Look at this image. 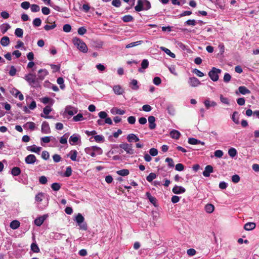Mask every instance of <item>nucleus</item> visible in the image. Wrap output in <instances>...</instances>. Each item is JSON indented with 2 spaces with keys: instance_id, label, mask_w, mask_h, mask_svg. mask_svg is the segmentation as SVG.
<instances>
[{
  "instance_id": "1",
  "label": "nucleus",
  "mask_w": 259,
  "mask_h": 259,
  "mask_svg": "<svg viewBox=\"0 0 259 259\" xmlns=\"http://www.w3.org/2000/svg\"><path fill=\"white\" fill-rule=\"evenodd\" d=\"M151 8L150 3L147 0H138L137 5L135 7L137 12L148 10Z\"/></svg>"
},
{
  "instance_id": "2",
  "label": "nucleus",
  "mask_w": 259,
  "mask_h": 259,
  "mask_svg": "<svg viewBox=\"0 0 259 259\" xmlns=\"http://www.w3.org/2000/svg\"><path fill=\"white\" fill-rule=\"evenodd\" d=\"M72 42L73 45L77 47V48L82 53H87L88 51V48L86 44L80 39L75 37L72 39Z\"/></svg>"
},
{
  "instance_id": "3",
  "label": "nucleus",
  "mask_w": 259,
  "mask_h": 259,
  "mask_svg": "<svg viewBox=\"0 0 259 259\" xmlns=\"http://www.w3.org/2000/svg\"><path fill=\"white\" fill-rule=\"evenodd\" d=\"M87 154L90 155L92 157H95L97 155H101L103 153L102 149L98 146H92L85 149Z\"/></svg>"
},
{
  "instance_id": "4",
  "label": "nucleus",
  "mask_w": 259,
  "mask_h": 259,
  "mask_svg": "<svg viewBox=\"0 0 259 259\" xmlns=\"http://www.w3.org/2000/svg\"><path fill=\"white\" fill-rule=\"evenodd\" d=\"M75 221L79 227V229L82 230H87L88 229L87 224L84 222V218L81 213H78L75 219Z\"/></svg>"
},
{
  "instance_id": "5",
  "label": "nucleus",
  "mask_w": 259,
  "mask_h": 259,
  "mask_svg": "<svg viewBox=\"0 0 259 259\" xmlns=\"http://www.w3.org/2000/svg\"><path fill=\"white\" fill-rule=\"evenodd\" d=\"M222 70L215 67H212L211 70L208 72V75L210 79L213 81H217L219 78V74Z\"/></svg>"
},
{
  "instance_id": "6",
  "label": "nucleus",
  "mask_w": 259,
  "mask_h": 259,
  "mask_svg": "<svg viewBox=\"0 0 259 259\" xmlns=\"http://www.w3.org/2000/svg\"><path fill=\"white\" fill-rule=\"evenodd\" d=\"M118 147L124 150L128 154L132 155L134 153V151L132 148V145L127 143H122L119 145Z\"/></svg>"
},
{
  "instance_id": "7",
  "label": "nucleus",
  "mask_w": 259,
  "mask_h": 259,
  "mask_svg": "<svg viewBox=\"0 0 259 259\" xmlns=\"http://www.w3.org/2000/svg\"><path fill=\"white\" fill-rule=\"evenodd\" d=\"M188 82L189 85L192 87H197L201 84L199 79L195 77H190Z\"/></svg>"
},
{
  "instance_id": "8",
  "label": "nucleus",
  "mask_w": 259,
  "mask_h": 259,
  "mask_svg": "<svg viewBox=\"0 0 259 259\" xmlns=\"http://www.w3.org/2000/svg\"><path fill=\"white\" fill-rule=\"evenodd\" d=\"M36 76L34 74L29 73L25 76V79L29 83V85L32 86L35 82Z\"/></svg>"
},
{
  "instance_id": "9",
  "label": "nucleus",
  "mask_w": 259,
  "mask_h": 259,
  "mask_svg": "<svg viewBox=\"0 0 259 259\" xmlns=\"http://www.w3.org/2000/svg\"><path fill=\"white\" fill-rule=\"evenodd\" d=\"M41 131L45 134H48L51 133V129L48 122L44 121L42 123Z\"/></svg>"
},
{
  "instance_id": "10",
  "label": "nucleus",
  "mask_w": 259,
  "mask_h": 259,
  "mask_svg": "<svg viewBox=\"0 0 259 259\" xmlns=\"http://www.w3.org/2000/svg\"><path fill=\"white\" fill-rule=\"evenodd\" d=\"M10 93L12 95H13L15 97L17 98L18 97L20 101H22L24 99V97L22 94L17 89H12Z\"/></svg>"
},
{
  "instance_id": "11",
  "label": "nucleus",
  "mask_w": 259,
  "mask_h": 259,
  "mask_svg": "<svg viewBox=\"0 0 259 259\" xmlns=\"http://www.w3.org/2000/svg\"><path fill=\"white\" fill-rule=\"evenodd\" d=\"M36 160V157L33 154H29L25 158V161L27 164H33Z\"/></svg>"
},
{
  "instance_id": "12",
  "label": "nucleus",
  "mask_w": 259,
  "mask_h": 259,
  "mask_svg": "<svg viewBox=\"0 0 259 259\" xmlns=\"http://www.w3.org/2000/svg\"><path fill=\"white\" fill-rule=\"evenodd\" d=\"M172 192L175 194H180L184 193L186 191V190L184 187L182 186H178L176 185L172 188Z\"/></svg>"
},
{
  "instance_id": "13",
  "label": "nucleus",
  "mask_w": 259,
  "mask_h": 259,
  "mask_svg": "<svg viewBox=\"0 0 259 259\" xmlns=\"http://www.w3.org/2000/svg\"><path fill=\"white\" fill-rule=\"evenodd\" d=\"M47 215H44L42 216H40L36 218L34 220L35 225H36L37 226H40L43 224L45 220L47 219Z\"/></svg>"
},
{
  "instance_id": "14",
  "label": "nucleus",
  "mask_w": 259,
  "mask_h": 259,
  "mask_svg": "<svg viewBox=\"0 0 259 259\" xmlns=\"http://www.w3.org/2000/svg\"><path fill=\"white\" fill-rule=\"evenodd\" d=\"M27 150L29 151L34 152L35 153L39 154L41 150V148L40 147H37L35 145L29 146L27 147Z\"/></svg>"
},
{
  "instance_id": "15",
  "label": "nucleus",
  "mask_w": 259,
  "mask_h": 259,
  "mask_svg": "<svg viewBox=\"0 0 259 259\" xmlns=\"http://www.w3.org/2000/svg\"><path fill=\"white\" fill-rule=\"evenodd\" d=\"M213 172V167L210 165L205 166L204 170L203 172V175L205 177H208L210 174Z\"/></svg>"
},
{
  "instance_id": "16",
  "label": "nucleus",
  "mask_w": 259,
  "mask_h": 259,
  "mask_svg": "<svg viewBox=\"0 0 259 259\" xmlns=\"http://www.w3.org/2000/svg\"><path fill=\"white\" fill-rule=\"evenodd\" d=\"M114 93L118 95H122L124 93V90L120 85H115L113 87Z\"/></svg>"
},
{
  "instance_id": "17",
  "label": "nucleus",
  "mask_w": 259,
  "mask_h": 259,
  "mask_svg": "<svg viewBox=\"0 0 259 259\" xmlns=\"http://www.w3.org/2000/svg\"><path fill=\"white\" fill-rule=\"evenodd\" d=\"M149 122V127L151 130H153L156 127V124L155 123V118L153 116H150L148 117Z\"/></svg>"
},
{
  "instance_id": "18",
  "label": "nucleus",
  "mask_w": 259,
  "mask_h": 259,
  "mask_svg": "<svg viewBox=\"0 0 259 259\" xmlns=\"http://www.w3.org/2000/svg\"><path fill=\"white\" fill-rule=\"evenodd\" d=\"M130 87L133 90L135 91H137L139 89L138 81L135 79H131L130 82Z\"/></svg>"
},
{
  "instance_id": "19",
  "label": "nucleus",
  "mask_w": 259,
  "mask_h": 259,
  "mask_svg": "<svg viewBox=\"0 0 259 259\" xmlns=\"http://www.w3.org/2000/svg\"><path fill=\"white\" fill-rule=\"evenodd\" d=\"M48 74V72L46 69H40L38 72V79L43 80Z\"/></svg>"
},
{
  "instance_id": "20",
  "label": "nucleus",
  "mask_w": 259,
  "mask_h": 259,
  "mask_svg": "<svg viewBox=\"0 0 259 259\" xmlns=\"http://www.w3.org/2000/svg\"><path fill=\"white\" fill-rule=\"evenodd\" d=\"M188 143L191 145L201 144L202 145H204L205 144L204 142H202L193 138L188 139Z\"/></svg>"
},
{
  "instance_id": "21",
  "label": "nucleus",
  "mask_w": 259,
  "mask_h": 259,
  "mask_svg": "<svg viewBox=\"0 0 259 259\" xmlns=\"http://www.w3.org/2000/svg\"><path fill=\"white\" fill-rule=\"evenodd\" d=\"M256 227V224L253 222L246 223L244 226V229L246 231H251L254 229Z\"/></svg>"
},
{
  "instance_id": "22",
  "label": "nucleus",
  "mask_w": 259,
  "mask_h": 259,
  "mask_svg": "<svg viewBox=\"0 0 259 259\" xmlns=\"http://www.w3.org/2000/svg\"><path fill=\"white\" fill-rule=\"evenodd\" d=\"M127 140L129 142H138L140 140L139 138L134 134H130L127 136Z\"/></svg>"
},
{
  "instance_id": "23",
  "label": "nucleus",
  "mask_w": 259,
  "mask_h": 259,
  "mask_svg": "<svg viewBox=\"0 0 259 259\" xmlns=\"http://www.w3.org/2000/svg\"><path fill=\"white\" fill-rule=\"evenodd\" d=\"M169 135L171 138L177 140L179 139L181 133L177 130H173L170 132Z\"/></svg>"
},
{
  "instance_id": "24",
  "label": "nucleus",
  "mask_w": 259,
  "mask_h": 259,
  "mask_svg": "<svg viewBox=\"0 0 259 259\" xmlns=\"http://www.w3.org/2000/svg\"><path fill=\"white\" fill-rule=\"evenodd\" d=\"M77 112V111L75 108L71 106H67L65 109V112L70 116L73 115L74 114L76 113Z\"/></svg>"
},
{
  "instance_id": "25",
  "label": "nucleus",
  "mask_w": 259,
  "mask_h": 259,
  "mask_svg": "<svg viewBox=\"0 0 259 259\" xmlns=\"http://www.w3.org/2000/svg\"><path fill=\"white\" fill-rule=\"evenodd\" d=\"M11 26L8 23H4L0 25V31L5 34L10 28Z\"/></svg>"
},
{
  "instance_id": "26",
  "label": "nucleus",
  "mask_w": 259,
  "mask_h": 259,
  "mask_svg": "<svg viewBox=\"0 0 259 259\" xmlns=\"http://www.w3.org/2000/svg\"><path fill=\"white\" fill-rule=\"evenodd\" d=\"M205 211L208 213H212L214 210V206L212 204H207L204 207Z\"/></svg>"
},
{
  "instance_id": "27",
  "label": "nucleus",
  "mask_w": 259,
  "mask_h": 259,
  "mask_svg": "<svg viewBox=\"0 0 259 259\" xmlns=\"http://www.w3.org/2000/svg\"><path fill=\"white\" fill-rule=\"evenodd\" d=\"M149 62L147 59H144L141 63V68L138 69L140 72H143V69H145L148 67Z\"/></svg>"
},
{
  "instance_id": "28",
  "label": "nucleus",
  "mask_w": 259,
  "mask_h": 259,
  "mask_svg": "<svg viewBox=\"0 0 259 259\" xmlns=\"http://www.w3.org/2000/svg\"><path fill=\"white\" fill-rule=\"evenodd\" d=\"M77 155V152L75 150H71L69 153L68 156L70 157V158L72 161H76Z\"/></svg>"
},
{
  "instance_id": "29",
  "label": "nucleus",
  "mask_w": 259,
  "mask_h": 259,
  "mask_svg": "<svg viewBox=\"0 0 259 259\" xmlns=\"http://www.w3.org/2000/svg\"><path fill=\"white\" fill-rule=\"evenodd\" d=\"M24 128H28L31 131H33L35 128V124L33 122H27L23 125Z\"/></svg>"
},
{
  "instance_id": "30",
  "label": "nucleus",
  "mask_w": 259,
  "mask_h": 259,
  "mask_svg": "<svg viewBox=\"0 0 259 259\" xmlns=\"http://www.w3.org/2000/svg\"><path fill=\"white\" fill-rule=\"evenodd\" d=\"M111 112L113 114H119V115H123L125 112L124 110H122L121 109H119L117 108H113L111 109Z\"/></svg>"
},
{
  "instance_id": "31",
  "label": "nucleus",
  "mask_w": 259,
  "mask_h": 259,
  "mask_svg": "<svg viewBox=\"0 0 259 259\" xmlns=\"http://www.w3.org/2000/svg\"><path fill=\"white\" fill-rule=\"evenodd\" d=\"M10 39L8 36H4L1 40V44L4 47H6L10 44Z\"/></svg>"
},
{
  "instance_id": "32",
  "label": "nucleus",
  "mask_w": 259,
  "mask_h": 259,
  "mask_svg": "<svg viewBox=\"0 0 259 259\" xmlns=\"http://www.w3.org/2000/svg\"><path fill=\"white\" fill-rule=\"evenodd\" d=\"M79 136L76 135H73L70 137L69 139V143L71 145H74L79 140Z\"/></svg>"
},
{
  "instance_id": "33",
  "label": "nucleus",
  "mask_w": 259,
  "mask_h": 259,
  "mask_svg": "<svg viewBox=\"0 0 259 259\" xmlns=\"http://www.w3.org/2000/svg\"><path fill=\"white\" fill-rule=\"evenodd\" d=\"M160 49L171 58H175L176 57L175 54L172 53L169 49L163 47H161Z\"/></svg>"
},
{
  "instance_id": "34",
  "label": "nucleus",
  "mask_w": 259,
  "mask_h": 259,
  "mask_svg": "<svg viewBox=\"0 0 259 259\" xmlns=\"http://www.w3.org/2000/svg\"><path fill=\"white\" fill-rule=\"evenodd\" d=\"M20 225V222L17 220H14L10 223V227L14 230L18 229Z\"/></svg>"
},
{
  "instance_id": "35",
  "label": "nucleus",
  "mask_w": 259,
  "mask_h": 259,
  "mask_svg": "<svg viewBox=\"0 0 259 259\" xmlns=\"http://www.w3.org/2000/svg\"><path fill=\"white\" fill-rule=\"evenodd\" d=\"M238 91L239 93L242 95L248 94L250 93V91L244 86L239 87Z\"/></svg>"
},
{
  "instance_id": "36",
  "label": "nucleus",
  "mask_w": 259,
  "mask_h": 259,
  "mask_svg": "<svg viewBox=\"0 0 259 259\" xmlns=\"http://www.w3.org/2000/svg\"><path fill=\"white\" fill-rule=\"evenodd\" d=\"M238 114V113L237 111H234L233 113L232 116H231V119L233 120V121L237 124H239V118L237 116Z\"/></svg>"
},
{
  "instance_id": "37",
  "label": "nucleus",
  "mask_w": 259,
  "mask_h": 259,
  "mask_svg": "<svg viewBox=\"0 0 259 259\" xmlns=\"http://www.w3.org/2000/svg\"><path fill=\"white\" fill-rule=\"evenodd\" d=\"M21 170L18 167H14L12 169L11 174L14 176H18L21 174Z\"/></svg>"
},
{
  "instance_id": "38",
  "label": "nucleus",
  "mask_w": 259,
  "mask_h": 259,
  "mask_svg": "<svg viewBox=\"0 0 259 259\" xmlns=\"http://www.w3.org/2000/svg\"><path fill=\"white\" fill-rule=\"evenodd\" d=\"M45 194L42 192L38 193L35 195V200L36 201L40 202L45 198Z\"/></svg>"
},
{
  "instance_id": "39",
  "label": "nucleus",
  "mask_w": 259,
  "mask_h": 259,
  "mask_svg": "<svg viewBox=\"0 0 259 259\" xmlns=\"http://www.w3.org/2000/svg\"><path fill=\"white\" fill-rule=\"evenodd\" d=\"M220 99L221 102L225 105H230V100L228 98L224 97L222 95H220Z\"/></svg>"
},
{
  "instance_id": "40",
  "label": "nucleus",
  "mask_w": 259,
  "mask_h": 259,
  "mask_svg": "<svg viewBox=\"0 0 259 259\" xmlns=\"http://www.w3.org/2000/svg\"><path fill=\"white\" fill-rule=\"evenodd\" d=\"M117 174L121 176H126L129 174V170L127 169H123L118 170Z\"/></svg>"
},
{
  "instance_id": "41",
  "label": "nucleus",
  "mask_w": 259,
  "mask_h": 259,
  "mask_svg": "<svg viewBox=\"0 0 259 259\" xmlns=\"http://www.w3.org/2000/svg\"><path fill=\"white\" fill-rule=\"evenodd\" d=\"M228 154L231 157H234L237 155V150L234 148H231L228 150Z\"/></svg>"
},
{
  "instance_id": "42",
  "label": "nucleus",
  "mask_w": 259,
  "mask_h": 259,
  "mask_svg": "<svg viewBox=\"0 0 259 259\" xmlns=\"http://www.w3.org/2000/svg\"><path fill=\"white\" fill-rule=\"evenodd\" d=\"M142 40H139V41L131 42V43L125 46V48H132V47H134L140 45H141L142 44Z\"/></svg>"
},
{
  "instance_id": "43",
  "label": "nucleus",
  "mask_w": 259,
  "mask_h": 259,
  "mask_svg": "<svg viewBox=\"0 0 259 259\" xmlns=\"http://www.w3.org/2000/svg\"><path fill=\"white\" fill-rule=\"evenodd\" d=\"M31 249L32 251H33L34 252L38 253L39 252L40 250L38 246V245L36 244V243H32L31 245Z\"/></svg>"
},
{
  "instance_id": "44",
  "label": "nucleus",
  "mask_w": 259,
  "mask_h": 259,
  "mask_svg": "<svg viewBox=\"0 0 259 259\" xmlns=\"http://www.w3.org/2000/svg\"><path fill=\"white\" fill-rule=\"evenodd\" d=\"M156 178V175L155 173L151 172L146 177V180L149 182H151L154 179Z\"/></svg>"
},
{
  "instance_id": "45",
  "label": "nucleus",
  "mask_w": 259,
  "mask_h": 259,
  "mask_svg": "<svg viewBox=\"0 0 259 259\" xmlns=\"http://www.w3.org/2000/svg\"><path fill=\"white\" fill-rule=\"evenodd\" d=\"M83 120H84V118L82 116V114L80 113L77 114L76 116H74L73 117V120L74 121H79Z\"/></svg>"
},
{
  "instance_id": "46",
  "label": "nucleus",
  "mask_w": 259,
  "mask_h": 259,
  "mask_svg": "<svg viewBox=\"0 0 259 259\" xmlns=\"http://www.w3.org/2000/svg\"><path fill=\"white\" fill-rule=\"evenodd\" d=\"M49 23H51L52 25H46L45 26H44V29L47 30V31H49L50 30H51V29H54L56 27V25L55 23V22H53V23H50V22H49Z\"/></svg>"
},
{
  "instance_id": "47",
  "label": "nucleus",
  "mask_w": 259,
  "mask_h": 259,
  "mask_svg": "<svg viewBox=\"0 0 259 259\" xmlns=\"http://www.w3.org/2000/svg\"><path fill=\"white\" fill-rule=\"evenodd\" d=\"M23 34V31L22 29L17 28L15 29V34L19 37H22Z\"/></svg>"
},
{
  "instance_id": "48",
  "label": "nucleus",
  "mask_w": 259,
  "mask_h": 259,
  "mask_svg": "<svg viewBox=\"0 0 259 259\" xmlns=\"http://www.w3.org/2000/svg\"><path fill=\"white\" fill-rule=\"evenodd\" d=\"M68 135L66 134L60 138L59 142L61 144H65L67 143Z\"/></svg>"
},
{
  "instance_id": "49",
  "label": "nucleus",
  "mask_w": 259,
  "mask_h": 259,
  "mask_svg": "<svg viewBox=\"0 0 259 259\" xmlns=\"http://www.w3.org/2000/svg\"><path fill=\"white\" fill-rule=\"evenodd\" d=\"M57 82L60 85V87L62 90L65 88V85L64 84V79L62 77H59L57 78Z\"/></svg>"
},
{
  "instance_id": "50",
  "label": "nucleus",
  "mask_w": 259,
  "mask_h": 259,
  "mask_svg": "<svg viewBox=\"0 0 259 259\" xmlns=\"http://www.w3.org/2000/svg\"><path fill=\"white\" fill-rule=\"evenodd\" d=\"M72 174V169L70 166H67L66 168V170L64 173L63 176L64 177H68Z\"/></svg>"
},
{
  "instance_id": "51",
  "label": "nucleus",
  "mask_w": 259,
  "mask_h": 259,
  "mask_svg": "<svg viewBox=\"0 0 259 259\" xmlns=\"http://www.w3.org/2000/svg\"><path fill=\"white\" fill-rule=\"evenodd\" d=\"M94 138L96 142L98 143L103 142L104 140V137L101 135L95 136Z\"/></svg>"
},
{
  "instance_id": "52",
  "label": "nucleus",
  "mask_w": 259,
  "mask_h": 259,
  "mask_svg": "<svg viewBox=\"0 0 259 259\" xmlns=\"http://www.w3.org/2000/svg\"><path fill=\"white\" fill-rule=\"evenodd\" d=\"M31 11L32 12L35 13L39 11L40 7L38 5L36 4H33L30 7Z\"/></svg>"
},
{
  "instance_id": "53",
  "label": "nucleus",
  "mask_w": 259,
  "mask_h": 259,
  "mask_svg": "<svg viewBox=\"0 0 259 259\" xmlns=\"http://www.w3.org/2000/svg\"><path fill=\"white\" fill-rule=\"evenodd\" d=\"M204 105L207 109L211 107V100L209 98H206L203 102Z\"/></svg>"
},
{
  "instance_id": "54",
  "label": "nucleus",
  "mask_w": 259,
  "mask_h": 259,
  "mask_svg": "<svg viewBox=\"0 0 259 259\" xmlns=\"http://www.w3.org/2000/svg\"><path fill=\"white\" fill-rule=\"evenodd\" d=\"M41 101L45 104L51 103L52 104H53V100L49 97H44L41 98Z\"/></svg>"
},
{
  "instance_id": "55",
  "label": "nucleus",
  "mask_w": 259,
  "mask_h": 259,
  "mask_svg": "<svg viewBox=\"0 0 259 259\" xmlns=\"http://www.w3.org/2000/svg\"><path fill=\"white\" fill-rule=\"evenodd\" d=\"M41 24V20L39 18H35L33 21V25L35 27L39 26Z\"/></svg>"
},
{
  "instance_id": "56",
  "label": "nucleus",
  "mask_w": 259,
  "mask_h": 259,
  "mask_svg": "<svg viewBox=\"0 0 259 259\" xmlns=\"http://www.w3.org/2000/svg\"><path fill=\"white\" fill-rule=\"evenodd\" d=\"M122 19L124 22H129L133 20V17L131 15H127L124 16Z\"/></svg>"
},
{
  "instance_id": "57",
  "label": "nucleus",
  "mask_w": 259,
  "mask_h": 259,
  "mask_svg": "<svg viewBox=\"0 0 259 259\" xmlns=\"http://www.w3.org/2000/svg\"><path fill=\"white\" fill-rule=\"evenodd\" d=\"M147 197L148 198L149 200L153 204H154L156 201V199L154 197H153L149 192H147L146 194Z\"/></svg>"
},
{
  "instance_id": "58",
  "label": "nucleus",
  "mask_w": 259,
  "mask_h": 259,
  "mask_svg": "<svg viewBox=\"0 0 259 259\" xmlns=\"http://www.w3.org/2000/svg\"><path fill=\"white\" fill-rule=\"evenodd\" d=\"M51 188L54 191H58L60 189L61 186L58 183H54L52 184Z\"/></svg>"
},
{
  "instance_id": "59",
  "label": "nucleus",
  "mask_w": 259,
  "mask_h": 259,
  "mask_svg": "<svg viewBox=\"0 0 259 259\" xmlns=\"http://www.w3.org/2000/svg\"><path fill=\"white\" fill-rule=\"evenodd\" d=\"M48 182V179L46 176H42L39 178V182L41 184H46Z\"/></svg>"
},
{
  "instance_id": "60",
  "label": "nucleus",
  "mask_w": 259,
  "mask_h": 259,
  "mask_svg": "<svg viewBox=\"0 0 259 259\" xmlns=\"http://www.w3.org/2000/svg\"><path fill=\"white\" fill-rule=\"evenodd\" d=\"M165 162L168 163V166L170 167L174 166V162L172 158L167 157L165 159Z\"/></svg>"
},
{
  "instance_id": "61",
  "label": "nucleus",
  "mask_w": 259,
  "mask_h": 259,
  "mask_svg": "<svg viewBox=\"0 0 259 259\" xmlns=\"http://www.w3.org/2000/svg\"><path fill=\"white\" fill-rule=\"evenodd\" d=\"M30 6V3L28 2H23L21 4V7L25 10L28 9Z\"/></svg>"
},
{
  "instance_id": "62",
  "label": "nucleus",
  "mask_w": 259,
  "mask_h": 259,
  "mask_svg": "<svg viewBox=\"0 0 259 259\" xmlns=\"http://www.w3.org/2000/svg\"><path fill=\"white\" fill-rule=\"evenodd\" d=\"M41 157L45 160H48L50 157V154L47 151H44L41 153Z\"/></svg>"
},
{
  "instance_id": "63",
  "label": "nucleus",
  "mask_w": 259,
  "mask_h": 259,
  "mask_svg": "<svg viewBox=\"0 0 259 259\" xmlns=\"http://www.w3.org/2000/svg\"><path fill=\"white\" fill-rule=\"evenodd\" d=\"M52 111V108L50 106H47L43 109V112L46 115H48Z\"/></svg>"
},
{
  "instance_id": "64",
  "label": "nucleus",
  "mask_w": 259,
  "mask_h": 259,
  "mask_svg": "<svg viewBox=\"0 0 259 259\" xmlns=\"http://www.w3.org/2000/svg\"><path fill=\"white\" fill-rule=\"evenodd\" d=\"M214 155L216 157L221 158L223 155V152L221 150H217L214 152Z\"/></svg>"
}]
</instances>
